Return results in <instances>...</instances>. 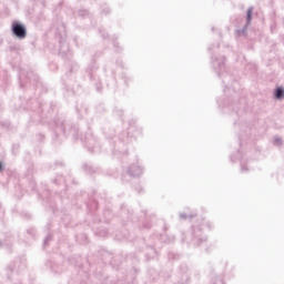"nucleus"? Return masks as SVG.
Wrapping results in <instances>:
<instances>
[{
  "instance_id": "1",
  "label": "nucleus",
  "mask_w": 284,
  "mask_h": 284,
  "mask_svg": "<svg viewBox=\"0 0 284 284\" xmlns=\"http://www.w3.org/2000/svg\"><path fill=\"white\" fill-rule=\"evenodd\" d=\"M12 32L18 37V39H26V27L19 23H13L12 26Z\"/></svg>"
},
{
  "instance_id": "2",
  "label": "nucleus",
  "mask_w": 284,
  "mask_h": 284,
  "mask_svg": "<svg viewBox=\"0 0 284 284\" xmlns=\"http://www.w3.org/2000/svg\"><path fill=\"white\" fill-rule=\"evenodd\" d=\"M283 95H284L283 89L278 88L275 94L276 99H283Z\"/></svg>"
},
{
  "instance_id": "3",
  "label": "nucleus",
  "mask_w": 284,
  "mask_h": 284,
  "mask_svg": "<svg viewBox=\"0 0 284 284\" xmlns=\"http://www.w3.org/2000/svg\"><path fill=\"white\" fill-rule=\"evenodd\" d=\"M247 21H252V9L247 11Z\"/></svg>"
},
{
  "instance_id": "4",
  "label": "nucleus",
  "mask_w": 284,
  "mask_h": 284,
  "mask_svg": "<svg viewBox=\"0 0 284 284\" xmlns=\"http://www.w3.org/2000/svg\"><path fill=\"white\" fill-rule=\"evenodd\" d=\"M2 168H3V166H2V164L0 163V172H1Z\"/></svg>"
}]
</instances>
